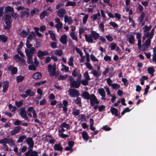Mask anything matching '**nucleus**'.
Listing matches in <instances>:
<instances>
[{"mask_svg":"<svg viewBox=\"0 0 156 156\" xmlns=\"http://www.w3.org/2000/svg\"><path fill=\"white\" fill-rule=\"evenodd\" d=\"M48 70L51 76H58L59 75L58 72L56 71V65L55 63L53 65L49 64L48 67Z\"/></svg>","mask_w":156,"mask_h":156,"instance_id":"obj_1","label":"nucleus"},{"mask_svg":"<svg viewBox=\"0 0 156 156\" xmlns=\"http://www.w3.org/2000/svg\"><path fill=\"white\" fill-rule=\"evenodd\" d=\"M3 19L5 21L6 25L4 27L5 29L9 30L11 27V23L12 22L11 17L9 15H6L5 17H3Z\"/></svg>","mask_w":156,"mask_h":156,"instance_id":"obj_2","label":"nucleus"},{"mask_svg":"<svg viewBox=\"0 0 156 156\" xmlns=\"http://www.w3.org/2000/svg\"><path fill=\"white\" fill-rule=\"evenodd\" d=\"M90 103L92 106L96 104H98L99 103L96 97L93 94L90 95V97L89 99Z\"/></svg>","mask_w":156,"mask_h":156,"instance_id":"obj_3","label":"nucleus"},{"mask_svg":"<svg viewBox=\"0 0 156 156\" xmlns=\"http://www.w3.org/2000/svg\"><path fill=\"white\" fill-rule=\"evenodd\" d=\"M55 22L56 23L55 25V27L57 28V31L59 32V30L62 27V24L60 22V19L58 18H55Z\"/></svg>","mask_w":156,"mask_h":156,"instance_id":"obj_4","label":"nucleus"},{"mask_svg":"<svg viewBox=\"0 0 156 156\" xmlns=\"http://www.w3.org/2000/svg\"><path fill=\"white\" fill-rule=\"evenodd\" d=\"M70 83L71 87L76 88H79L80 84V82L77 81H75L72 78H71L70 79Z\"/></svg>","mask_w":156,"mask_h":156,"instance_id":"obj_5","label":"nucleus"},{"mask_svg":"<svg viewBox=\"0 0 156 156\" xmlns=\"http://www.w3.org/2000/svg\"><path fill=\"white\" fill-rule=\"evenodd\" d=\"M69 93L71 97H77L79 96L78 91L74 89H70L69 90Z\"/></svg>","mask_w":156,"mask_h":156,"instance_id":"obj_6","label":"nucleus"},{"mask_svg":"<svg viewBox=\"0 0 156 156\" xmlns=\"http://www.w3.org/2000/svg\"><path fill=\"white\" fill-rule=\"evenodd\" d=\"M30 49H25V52L27 56H33V54L34 53V52L35 51V48L34 47H32Z\"/></svg>","mask_w":156,"mask_h":156,"instance_id":"obj_7","label":"nucleus"},{"mask_svg":"<svg viewBox=\"0 0 156 156\" xmlns=\"http://www.w3.org/2000/svg\"><path fill=\"white\" fill-rule=\"evenodd\" d=\"M27 143L29 145L28 148L29 149H31L34 146V143L33 141V139L31 138H29L25 140Z\"/></svg>","mask_w":156,"mask_h":156,"instance_id":"obj_8","label":"nucleus"},{"mask_svg":"<svg viewBox=\"0 0 156 156\" xmlns=\"http://www.w3.org/2000/svg\"><path fill=\"white\" fill-rule=\"evenodd\" d=\"M38 154V153L35 151H33L32 150H28L25 154L26 156H36Z\"/></svg>","mask_w":156,"mask_h":156,"instance_id":"obj_9","label":"nucleus"},{"mask_svg":"<svg viewBox=\"0 0 156 156\" xmlns=\"http://www.w3.org/2000/svg\"><path fill=\"white\" fill-rule=\"evenodd\" d=\"M20 115L25 120H27L28 117L27 115L26 112L24 108H22L20 109Z\"/></svg>","mask_w":156,"mask_h":156,"instance_id":"obj_10","label":"nucleus"},{"mask_svg":"<svg viewBox=\"0 0 156 156\" xmlns=\"http://www.w3.org/2000/svg\"><path fill=\"white\" fill-rule=\"evenodd\" d=\"M154 29H152L150 32H146L144 34V35L148 39H151L154 34Z\"/></svg>","mask_w":156,"mask_h":156,"instance_id":"obj_11","label":"nucleus"},{"mask_svg":"<svg viewBox=\"0 0 156 156\" xmlns=\"http://www.w3.org/2000/svg\"><path fill=\"white\" fill-rule=\"evenodd\" d=\"M85 37L86 41L88 43H93V39L91 34L88 35L85 34Z\"/></svg>","mask_w":156,"mask_h":156,"instance_id":"obj_12","label":"nucleus"},{"mask_svg":"<svg viewBox=\"0 0 156 156\" xmlns=\"http://www.w3.org/2000/svg\"><path fill=\"white\" fill-rule=\"evenodd\" d=\"M101 15L99 12L96 14L93 15L91 16V19L92 21H94L97 19H99L100 18Z\"/></svg>","mask_w":156,"mask_h":156,"instance_id":"obj_13","label":"nucleus"},{"mask_svg":"<svg viewBox=\"0 0 156 156\" xmlns=\"http://www.w3.org/2000/svg\"><path fill=\"white\" fill-rule=\"evenodd\" d=\"M54 149L55 151H62L63 149L60 143L55 144L54 146Z\"/></svg>","mask_w":156,"mask_h":156,"instance_id":"obj_14","label":"nucleus"},{"mask_svg":"<svg viewBox=\"0 0 156 156\" xmlns=\"http://www.w3.org/2000/svg\"><path fill=\"white\" fill-rule=\"evenodd\" d=\"M66 13L65 10L63 8L59 9L57 12V15L60 17H63Z\"/></svg>","mask_w":156,"mask_h":156,"instance_id":"obj_15","label":"nucleus"},{"mask_svg":"<svg viewBox=\"0 0 156 156\" xmlns=\"http://www.w3.org/2000/svg\"><path fill=\"white\" fill-rule=\"evenodd\" d=\"M49 54V53L46 51H42L39 50L37 52V56L39 57H41L44 55H48Z\"/></svg>","mask_w":156,"mask_h":156,"instance_id":"obj_16","label":"nucleus"},{"mask_svg":"<svg viewBox=\"0 0 156 156\" xmlns=\"http://www.w3.org/2000/svg\"><path fill=\"white\" fill-rule=\"evenodd\" d=\"M91 34L92 36V38L94 40H96L100 37L99 34L96 31H92Z\"/></svg>","mask_w":156,"mask_h":156,"instance_id":"obj_17","label":"nucleus"},{"mask_svg":"<svg viewBox=\"0 0 156 156\" xmlns=\"http://www.w3.org/2000/svg\"><path fill=\"white\" fill-rule=\"evenodd\" d=\"M60 41L63 44H66L67 42V36L66 34L62 35L60 39Z\"/></svg>","mask_w":156,"mask_h":156,"instance_id":"obj_18","label":"nucleus"},{"mask_svg":"<svg viewBox=\"0 0 156 156\" xmlns=\"http://www.w3.org/2000/svg\"><path fill=\"white\" fill-rule=\"evenodd\" d=\"M8 69L11 71L12 74L14 75L16 73L17 69L16 67H13L12 65H10L8 67Z\"/></svg>","mask_w":156,"mask_h":156,"instance_id":"obj_19","label":"nucleus"},{"mask_svg":"<svg viewBox=\"0 0 156 156\" xmlns=\"http://www.w3.org/2000/svg\"><path fill=\"white\" fill-rule=\"evenodd\" d=\"M128 40L129 43L131 44H133L135 42L134 36L133 35L129 34L128 36Z\"/></svg>","mask_w":156,"mask_h":156,"instance_id":"obj_20","label":"nucleus"},{"mask_svg":"<svg viewBox=\"0 0 156 156\" xmlns=\"http://www.w3.org/2000/svg\"><path fill=\"white\" fill-rule=\"evenodd\" d=\"M9 82L8 81H6L3 82L2 85L3 89L2 91L5 92L7 90L9 86Z\"/></svg>","mask_w":156,"mask_h":156,"instance_id":"obj_21","label":"nucleus"},{"mask_svg":"<svg viewBox=\"0 0 156 156\" xmlns=\"http://www.w3.org/2000/svg\"><path fill=\"white\" fill-rule=\"evenodd\" d=\"M99 94L102 97V99H104L105 95V93L104 90L102 88L99 89L98 90Z\"/></svg>","mask_w":156,"mask_h":156,"instance_id":"obj_22","label":"nucleus"},{"mask_svg":"<svg viewBox=\"0 0 156 156\" xmlns=\"http://www.w3.org/2000/svg\"><path fill=\"white\" fill-rule=\"evenodd\" d=\"M33 79L35 80H38L40 79L42 77V74L39 72H37L34 73L32 76Z\"/></svg>","mask_w":156,"mask_h":156,"instance_id":"obj_23","label":"nucleus"},{"mask_svg":"<svg viewBox=\"0 0 156 156\" xmlns=\"http://www.w3.org/2000/svg\"><path fill=\"white\" fill-rule=\"evenodd\" d=\"M64 21L65 23H67L68 25H69L71 24L72 20L70 17L66 15L64 17Z\"/></svg>","mask_w":156,"mask_h":156,"instance_id":"obj_24","label":"nucleus"},{"mask_svg":"<svg viewBox=\"0 0 156 156\" xmlns=\"http://www.w3.org/2000/svg\"><path fill=\"white\" fill-rule=\"evenodd\" d=\"M9 12H10L11 13H13L14 12V9L12 7L7 6L5 8V12L6 14Z\"/></svg>","mask_w":156,"mask_h":156,"instance_id":"obj_25","label":"nucleus"},{"mask_svg":"<svg viewBox=\"0 0 156 156\" xmlns=\"http://www.w3.org/2000/svg\"><path fill=\"white\" fill-rule=\"evenodd\" d=\"M74 61L73 57L72 56L70 57L68 61V64L70 66L73 67L74 65Z\"/></svg>","mask_w":156,"mask_h":156,"instance_id":"obj_26","label":"nucleus"},{"mask_svg":"<svg viewBox=\"0 0 156 156\" xmlns=\"http://www.w3.org/2000/svg\"><path fill=\"white\" fill-rule=\"evenodd\" d=\"M83 138L86 141H87L89 139V136L87 133L86 131H83L81 133Z\"/></svg>","mask_w":156,"mask_h":156,"instance_id":"obj_27","label":"nucleus"},{"mask_svg":"<svg viewBox=\"0 0 156 156\" xmlns=\"http://www.w3.org/2000/svg\"><path fill=\"white\" fill-rule=\"evenodd\" d=\"M20 129L21 127L20 126L16 127L11 132V134L12 135H15L19 132Z\"/></svg>","mask_w":156,"mask_h":156,"instance_id":"obj_28","label":"nucleus"},{"mask_svg":"<svg viewBox=\"0 0 156 156\" xmlns=\"http://www.w3.org/2000/svg\"><path fill=\"white\" fill-rule=\"evenodd\" d=\"M113 71V69L112 68H106L105 71L103 72V74L104 75H106L107 73H109L111 74V73Z\"/></svg>","mask_w":156,"mask_h":156,"instance_id":"obj_29","label":"nucleus"},{"mask_svg":"<svg viewBox=\"0 0 156 156\" xmlns=\"http://www.w3.org/2000/svg\"><path fill=\"white\" fill-rule=\"evenodd\" d=\"M110 111L112 115H114L116 116H117L118 111L116 108L114 107H111Z\"/></svg>","mask_w":156,"mask_h":156,"instance_id":"obj_30","label":"nucleus"},{"mask_svg":"<svg viewBox=\"0 0 156 156\" xmlns=\"http://www.w3.org/2000/svg\"><path fill=\"white\" fill-rule=\"evenodd\" d=\"M151 39H147L145 41L143 46L146 48H147L151 44Z\"/></svg>","mask_w":156,"mask_h":156,"instance_id":"obj_31","label":"nucleus"},{"mask_svg":"<svg viewBox=\"0 0 156 156\" xmlns=\"http://www.w3.org/2000/svg\"><path fill=\"white\" fill-rule=\"evenodd\" d=\"M82 97L85 99L89 100L90 97L89 94L87 92H84L82 93Z\"/></svg>","mask_w":156,"mask_h":156,"instance_id":"obj_32","label":"nucleus"},{"mask_svg":"<svg viewBox=\"0 0 156 156\" xmlns=\"http://www.w3.org/2000/svg\"><path fill=\"white\" fill-rule=\"evenodd\" d=\"M60 128H65L66 129H69L70 127V125L66 122H63L60 125Z\"/></svg>","mask_w":156,"mask_h":156,"instance_id":"obj_33","label":"nucleus"},{"mask_svg":"<svg viewBox=\"0 0 156 156\" xmlns=\"http://www.w3.org/2000/svg\"><path fill=\"white\" fill-rule=\"evenodd\" d=\"M62 67L61 69L62 71L65 73L69 71V68L68 67L66 66L63 64H62Z\"/></svg>","mask_w":156,"mask_h":156,"instance_id":"obj_34","label":"nucleus"},{"mask_svg":"<svg viewBox=\"0 0 156 156\" xmlns=\"http://www.w3.org/2000/svg\"><path fill=\"white\" fill-rule=\"evenodd\" d=\"M148 73L149 74L151 75V76L154 75V73L155 71L154 68L152 67H148L147 69Z\"/></svg>","mask_w":156,"mask_h":156,"instance_id":"obj_35","label":"nucleus"},{"mask_svg":"<svg viewBox=\"0 0 156 156\" xmlns=\"http://www.w3.org/2000/svg\"><path fill=\"white\" fill-rule=\"evenodd\" d=\"M48 33L50 35L51 37V39L54 41H56V38L55 34L53 32L49 30L48 31Z\"/></svg>","mask_w":156,"mask_h":156,"instance_id":"obj_36","label":"nucleus"},{"mask_svg":"<svg viewBox=\"0 0 156 156\" xmlns=\"http://www.w3.org/2000/svg\"><path fill=\"white\" fill-rule=\"evenodd\" d=\"M111 87L113 89L117 90L120 88V85L117 83H112Z\"/></svg>","mask_w":156,"mask_h":156,"instance_id":"obj_37","label":"nucleus"},{"mask_svg":"<svg viewBox=\"0 0 156 156\" xmlns=\"http://www.w3.org/2000/svg\"><path fill=\"white\" fill-rule=\"evenodd\" d=\"M70 37L73 40H75L76 41H78V38L75 35L74 32H71L70 34Z\"/></svg>","mask_w":156,"mask_h":156,"instance_id":"obj_38","label":"nucleus"},{"mask_svg":"<svg viewBox=\"0 0 156 156\" xmlns=\"http://www.w3.org/2000/svg\"><path fill=\"white\" fill-rule=\"evenodd\" d=\"M116 46V44L113 42L110 44V46H108V48H110V50H114L115 49Z\"/></svg>","mask_w":156,"mask_h":156,"instance_id":"obj_39","label":"nucleus"},{"mask_svg":"<svg viewBox=\"0 0 156 156\" xmlns=\"http://www.w3.org/2000/svg\"><path fill=\"white\" fill-rule=\"evenodd\" d=\"M144 16V12H142L138 19V22H141L143 20Z\"/></svg>","mask_w":156,"mask_h":156,"instance_id":"obj_40","label":"nucleus"},{"mask_svg":"<svg viewBox=\"0 0 156 156\" xmlns=\"http://www.w3.org/2000/svg\"><path fill=\"white\" fill-rule=\"evenodd\" d=\"M35 36V34L34 32H32L28 36L27 38V40L30 41L31 40L33 37Z\"/></svg>","mask_w":156,"mask_h":156,"instance_id":"obj_41","label":"nucleus"},{"mask_svg":"<svg viewBox=\"0 0 156 156\" xmlns=\"http://www.w3.org/2000/svg\"><path fill=\"white\" fill-rule=\"evenodd\" d=\"M7 37L4 35H0V41L5 42L7 40Z\"/></svg>","mask_w":156,"mask_h":156,"instance_id":"obj_42","label":"nucleus"},{"mask_svg":"<svg viewBox=\"0 0 156 156\" xmlns=\"http://www.w3.org/2000/svg\"><path fill=\"white\" fill-rule=\"evenodd\" d=\"M26 138V136L25 135H21L20 136L17 140V142L19 143L23 142V140Z\"/></svg>","mask_w":156,"mask_h":156,"instance_id":"obj_43","label":"nucleus"},{"mask_svg":"<svg viewBox=\"0 0 156 156\" xmlns=\"http://www.w3.org/2000/svg\"><path fill=\"white\" fill-rule=\"evenodd\" d=\"M76 3L75 2H67L65 5L66 6H74L76 5Z\"/></svg>","mask_w":156,"mask_h":156,"instance_id":"obj_44","label":"nucleus"},{"mask_svg":"<svg viewBox=\"0 0 156 156\" xmlns=\"http://www.w3.org/2000/svg\"><path fill=\"white\" fill-rule=\"evenodd\" d=\"M55 55H58L61 56L62 54V51L61 50H56L55 51Z\"/></svg>","mask_w":156,"mask_h":156,"instance_id":"obj_45","label":"nucleus"},{"mask_svg":"<svg viewBox=\"0 0 156 156\" xmlns=\"http://www.w3.org/2000/svg\"><path fill=\"white\" fill-rule=\"evenodd\" d=\"M88 15L86 14L83 18V24H85L87 22V19L88 18Z\"/></svg>","mask_w":156,"mask_h":156,"instance_id":"obj_46","label":"nucleus"},{"mask_svg":"<svg viewBox=\"0 0 156 156\" xmlns=\"http://www.w3.org/2000/svg\"><path fill=\"white\" fill-rule=\"evenodd\" d=\"M28 33V32H26L23 30L21 33L20 35L22 37L24 38L26 37L27 36Z\"/></svg>","mask_w":156,"mask_h":156,"instance_id":"obj_47","label":"nucleus"},{"mask_svg":"<svg viewBox=\"0 0 156 156\" xmlns=\"http://www.w3.org/2000/svg\"><path fill=\"white\" fill-rule=\"evenodd\" d=\"M24 79V77L22 76H19L16 77V81L18 83L23 81Z\"/></svg>","mask_w":156,"mask_h":156,"instance_id":"obj_48","label":"nucleus"},{"mask_svg":"<svg viewBox=\"0 0 156 156\" xmlns=\"http://www.w3.org/2000/svg\"><path fill=\"white\" fill-rule=\"evenodd\" d=\"M9 139L7 138H5L0 140V143L2 144L8 143H9Z\"/></svg>","mask_w":156,"mask_h":156,"instance_id":"obj_49","label":"nucleus"},{"mask_svg":"<svg viewBox=\"0 0 156 156\" xmlns=\"http://www.w3.org/2000/svg\"><path fill=\"white\" fill-rule=\"evenodd\" d=\"M31 90L30 89L27 90L25 92L27 96H33L34 95V93L33 92H31Z\"/></svg>","mask_w":156,"mask_h":156,"instance_id":"obj_50","label":"nucleus"},{"mask_svg":"<svg viewBox=\"0 0 156 156\" xmlns=\"http://www.w3.org/2000/svg\"><path fill=\"white\" fill-rule=\"evenodd\" d=\"M151 26H145L143 28L144 29V32L145 33L149 31L151 29Z\"/></svg>","mask_w":156,"mask_h":156,"instance_id":"obj_51","label":"nucleus"},{"mask_svg":"<svg viewBox=\"0 0 156 156\" xmlns=\"http://www.w3.org/2000/svg\"><path fill=\"white\" fill-rule=\"evenodd\" d=\"M84 65L89 70H91L93 69V67L88 62H86L85 63Z\"/></svg>","mask_w":156,"mask_h":156,"instance_id":"obj_52","label":"nucleus"},{"mask_svg":"<svg viewBox=\"0 0 156 156\" xmlns=\"http://www.w3.org/2000/svg\"><path fill=\"white\" fill-rule=\"evenodd\" d=\"M48 14L47 12L46 11H43L40 16V18L41 19L44 18L46 16H47Z\"/></svg>","mask_w":156,"mask_h":156,"instance_id":"obj_53","label":"nucleus"},{"mask_svg":"<svg viewBox=\"0 0 156 156\" xmlns=\"http://www.w3.org/2000/svg\"><path fill=\"white\" fill-rule=\"evenodd\" d=\"M99 28L101 30V31L104 32L105 31L104 29V26L103 23H101L99 24Z\"/></svg>","mask_w":156,"mask_h":156,"instance_id":"obj_54","label":"nucleus"},{"mask_svg":"<svg viewBox=\"0 0 156 156\" xmlns=\"http://www.w3.org/2000/svg\"><path fill=\"white\" fill-rule=\"evenodd\" d=\"M45 140L48 142H49L50 144H53L55 142V140L54 138H51V139L48 140V139H46Z\"/></svg>","mask_w":156,"mask_h":156,"instance_id":"obj_55","label":"nucleus"},{"mask_svg":"<svg viewBox=\"0 0 156 156\" xmlns=\"http://www.w3.org/2000/svg\"><path fill=\"white\" fill-rule=\"evenodd\" d=\"M35 32L36 33V34L39 37H41L42 36V34L41 33H40L38 31L39 30V28L38 27H34V28Z\"/></svg>","mask_w":156,"mask_h":156,"instance_id":"obj_56","label":"nucleus"},{"mask_svg":"<svg viewBox=\"0 0 156 156\" xmlns=\"http://www.w3.org/2000/svg\"><path fill=\"white\" fill-rule=\"evenodd\" d=\"M27 62L29 64H32L33 63L32 58V56H27Z\"/></svg>","mask_w":156,"mask_h":156,"instance_id":"obj_57","label":"nucleus"},{"mask_svg":"<svg viewBox=\"0 0 156 156\" xmlns=\"http://www.w3.org/2000/svg\"><path fill=\"white\" fill-rule=\"evenodd\" d=\"M91 73L94 76H98L100 75V73L99 72L95 70H93L92 71Z\"/></svg>","mask_w":156,"mask_h":156,"instance_id":"obj_58","label":"nucleus"},{"mask_svg":"<svg viewBox=\"0 0 156 156\" xmlns=\"http://www.w3.org/2000/svg\"><path fill=\"white\" fill-rule=\"evenodd\" d=\"M21 16L22 17L26 16L27 17L28 16V12L27 11H22L21 12Z\"/></svg>","mask_w":156,"mask_h":156,"instance_id":"obj_59","label":"nucleus"},{"mask_svg":"<svg viewBox=\"0 0 156 156\" xmlns=\"http://www.w3.org/2000/svg\"><path fill=\"white\" fill-rule=\"evenodd\" d=\"M67 76V75L66 74H65L64 75H60L58 76V79L59 80L62 79L63 80H64L66 79Z\"/></svg>","mask_w":156,"mask_h":156,"instance_id":"obj_60","label":"nucleus"},{"mask_svg":"<svg viewBox=\"0 0 156 156\" xmlns=\"http://www.w3.org/2000/svg\"><path fill=\"white\" fill-rule=\"evenodd\" d=\"M106 37L107 40L110 42L112 41L113 40L112 36L110 34L106 35Z\"/></svg>","mask_w":156,"mask_h":156,"instance_id":"obj_61","label":"nucleus"},{"mask_svg":"<svg viewBox=\"0 0 156 156\" xmlns=\"http://www.w3.org/2000/svg\"><path fill=\"white\" fill-rule=\"evenodd\" d=\"M90 58L91 59L93 62H98V59L93 54L90 55Z\"/></svg>","mask_w":156,"mask_h":156,"instance_id":"obj_62","label":"nucleus"},{"mask_svg":"<svg viewBox=\"0 0 156 156\" xmlns=\"http://www.w3.org/2000/svg\"><path fill=\"white\" fill-rule=\"evenodd\" d=\"M74 50H75L76 52L80 54V56L83 55V53L80 49L77 48H74Z\"/></svg>","mask_w":156,"mask_h":156,"instance_id":"obj_63","label":"nucleus"},{"mask_svg":"<svg viewBox=\"0 0 156 156\" xmlns=\"http://www.w3.org/2000/svg\"><path fill=\"white\" fill-rule=\"evenodd\" d=\"M79 74H80V73H78L76 69L73 70L72 73L73 76H76Z\"/></svg>","mask_w":156,"mask_h":156,"instance_id":"obj_64","label":"nucleus"}]
</instances>
